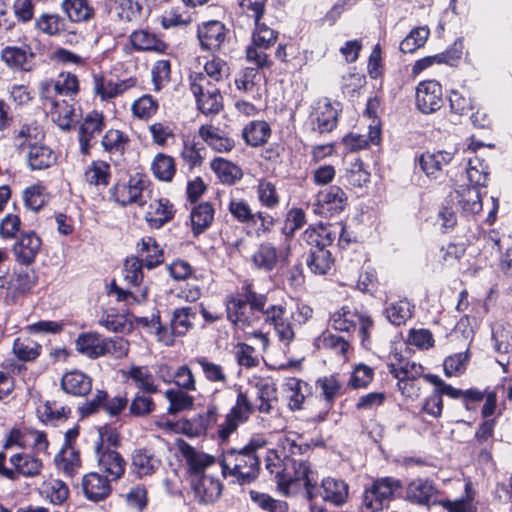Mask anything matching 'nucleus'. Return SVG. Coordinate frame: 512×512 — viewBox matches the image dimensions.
<instances>
[{"label":"nucleus","mask_w":512,"mask_h":512,"mask_svg":"<svg viewBox=\"0 0 512 512\" xmlns=\"http://www.w3.org/2000/svg\"><path fill=\"white\" fill-rule=\"evenodd\" d=\"M267 294L257 292L252 283H245L239 291L226 299L228 320L242 331L259 327L264 320Z\"/></svg>","instance_id":"1"},{"label":"nucleus","mask_w":512,"mask_h":512,"mask_svg":"<svg viewBox=\"0 0 512 512\" xmlns=\"http://www.w3.org/2000/svg\"><path fill=\"white\" fill-rule=\"evenodd\" d=\"M267 440L263 435H253L242 448H230L223 452L220 465L224 476H232L240 484L254 481L260 471L258 451L263 449Z\"/></svg>","instance_id":"2"},{"label":"nucleus","mask_w":512,"mask_h":512,"mask_svg":"<svg viewBox=\"0 0 512 512\" xmlns=\"http://www.w3.org/2000/svg\"><path fill=\"white\" fill-rule=\"evenodd\" d=\"M316 480V473L306 461L287 458L284 460L283 474L277 482L279 489L287 495L295 494L302 486L307 499L313 502V485Z\"/></svg>","instance_id":"3"},{"label":"nucleus","mask_w":512,"mask_h":512,"mask_svg":"<svg viewBox=\"0 0 512 512\" xmlns=\"http://www.w3.org/2000/svg\"><path fill=\"white\" fill-rule=\"evenodd\" d=\"M106 440L109 444H105V434L100 431L99 440L95 445L98 467L99 470L105 474V477L112 481H117L121 479L125 473L126 461L118 451L110 447V444L117 442V436L110 433L107 435Z\"/></svg>","instance_id":"4"},{"label":"nucleus","mask_w":512,"mask_h":512,"mask_svg":"<svg viewBox=\"0 0 512 512\" xmlns=\"http://www.w3.org/2000/svg\"><path fill=\"white\" fill-rule=\"evenodd\" d=\"M190 89L196 98L198 109L204 114H216L223 106L220 89L211 83L201 72L189 76Z\"/></svg>","instance_id":"5"},{"label":"nucleus","mask_w":512,"mask_h":512,"mask_svg":"<svg viewBox=\"0 0 512 512\" xmlns=\"http://www.w3.org/2000/svg\"><path fill=\"white\" fill-rule=\"evenodd\" d=\"M400 488L401 484L396 479L390 477L377 479L364 492L363 512L382 510Z\"/></svg>","instance_id":"6"},{"label":"nucleus","mask_w":512,"mask_h":512,"mask_svg":"<svg viewBox=\"0 0 512 512\" xmlns=\"http://www.w3.org/2000/svg\"><path fill=\"white\" fill-rule=\"evenodd\" d=\"M286 305L268 304L264 308V323L273 326L279 341L288 346L295 338L294 324Z\"/></svg>","instance_id":"7"},{"label":"nucleus","mask_w":512,"mask_h":512,"mask_svg":"<svg viewBox=\"0 0 512 512\" xmlns=\"http://www.w3.org/2000/svg\"><path fill=\"white\" fill-rule=\"evenodd\" d=\"M148 181L141 175H134L126 182L117 183L112 189V196L122 206L146 203Z\"/></svg>","instance_id":"8"},{"label":"nucleus","mask_w":512,"mask_h":512,"mask_svg":"<svg viewBox=\"0 0 512 512\" xmlns=\"http://www.w3.org/2000/svg\"><path fill=\"white\" fill-rule=\"evenodd\" d=\"M254 411L247 393L239 391L236 402L225 416L224 422L220 425L218 435L220 439L227 440L234 433L240 424L245 423Z\"/></svg>","instance_id":"9"},{"label":"nucleus","mask_w":512,"mask_h":512,"mask_svg":"<svg viewBox=\"0 0 512 512\" xmlns=\"http://www.w3.org/2000/svg\"><path fill=\"white\" fill-rule=\"evenodd\" d=\"M339 107L338 102L332 103L328 98L318 99L310 113L313 130L319 133L331 132L337 125Z\"/></svg>","instance_id":"10"},{"label":"nucleus","mask_w":512,"mask_h":512,"mask_svg":"<svg viewBox=\"0 0 512 512\" xmlns=\"http://www.w3.org/2000/svg\"><path fill=\"white\" fill-rule=\"evenodd\" d=\"M104 129L105 117L102 112L93 110L84 116L78 131L80 152L83 155L90 154L91 147Z\"/></svg>","instance_id":"11"},{"label":"nucleus","mask_w":512,"mask_h":512,"mask_svg":"<svg viewBox=\"0 0 512 512\" xmlns=\"http://www.w3.org/2000/svg\"><path fill=\"white\" fill-rule=\"evenodd\" d=\"M40 98L50 99L51 97L73 98L79 92L78 77L70 72H62L56 80L41 82Z\"/></svg>","instance_id":"12"},{"label":"nucleus","mask_w":512,"mask_h":512,"mask_svg":"<svg viewBox=\"0 0 512 512\" xmlns=\"http://www.w3.org/2000/svg\"><path fill=\"white\" fill-rule=\"evenodd\" d=\"M444 103L443 91L436 80H426L418 84L416 88V107L424 114L434 113Z\"/></svg>","instance_id":"13"},{"label":"nucleus","mask_w":512,"mask_h":512,"mask_svg":"<svg viewBox=\"0 0 512 512\" xmlns=\"http://www.w3.org/2000/svg\"><path fill=\"white\" fill-rule=\"evenodd\" d=\"M314 495L313 501L320 496L321 499L333 506L339 507L347 502L349 495L348 484L341 480L332 477L324 478L320 486L317 482L313 485Z\"/></svg>","instance_id":"14"},{"label":"nucleus","mask_w":512,"mask_h":512,"mask_svg":"<svg viewBox=\"0 0 512 512\" xmlns=\"http://www.w3.org/2000/svg\"><path fill=\"white\" fill-rule=\"evenodd\" d=\"M44 108L50 113L53 122L62 130L69 129L74 116V98L51 97L41 99Z\"/></svg>","instance_id":"15"},{"label":"nucleus","mask_w":512,"mask_h":512,"mask_svg":"<svg viewBox=\"0 0 512 512\" xmlns=\"http://www.w3.org/2000/svg\"><path fill=\"white\" fill-rule=\"evenodd\" d=\"M111 481L99 472L85 474L81 481L84 497L94 503L104 501L112 492Z\"/></svg>","instance_id":"16"},{"label":"nucleus","mask_w":512,"mask_h":512,"mask_svg":"<svg viewBox=\"0 0 512 512\" xmlns=\"http://www.w3.org/2000/svg\"><path fill=\"white\" fill-rule=\"evenodd\" d=\"M227 30L220 21H209L198 27L197 37L203 50L217 51L225 42Z\"/></svg>","instance_id":"17"},{"label":"nucleus","mask_w":512,"mask_h":512,"mask_svg":"<svg viewBox=\"0 0 512 512\" xmlns=\"http://www.w3.org/2000/svg\"><path fill=\"white\" fill-rule=\"evenodd\" d=\"M34 53L27 45L6 46L1 50V60L12 70L30 71Z\"/></svg>","instance_id":"18"},{"label":"nucleus","mask_w":512,"mask_h":512,"mask_svg":"<svg viewBox=\"0 0 512 512\" xmlns=\"http://www.w3.org/2000/svg\"><path fill=\"white\" fill-rule=\"evenodd\" d=\"M43 138V130L34 121L21 124L12 133V143L20 154L24 153L31 146L40 143Z\"/></svg>","instance_id":"19"},{"label":"nucleus","mask_w":512,"mask_h":512,"mask_svg":"<svg viewBox=\"0 0 512 512\" xmlns=\"http://www.w3.org/2000/svg\"><path fill=\"white\" fill-rule=\"evenodd\" d=\"M41 244L42 241L35 232L22 233L13 247L16 261L23 265L32 264L40 251Z\"/></svg>","instance_id":"20"},{"label":"nucleus","mask_w":512,"mask_h":512,"mask_svg":"<svg viewBox=\"0 0 512 512\" xmlns=\"http://www.w3.org/2000/svg\"><path fill=\"white\" fill-rule=\"evenodd\" d=\"M192 488L199 502L210 504L215 502L222 493V484L216 477L209 475L194 476Z\"/></svg>","instance_id":"21"},{"label":"nucleus","mask_w":512,"mask_h":512,"mask_svg":"<svg viewBox=\"0 0 512 512\" xmlns=\"http://www.w3.org/2000/svg\"><path fill=\"white\" fill-rule=\"evenodd\" d=\"M161 466V460L148 448H136L131 455V470L143 478L154 474Z\"/></svg>","instance_id":"22"},{"label":"nucleus","mask_w":512,"mask_h":512,"mask_svg":"<svg viewBox=\"0 0 512 512\" xmlns=\"http://www.w3.org/2000/svg\"><path fill=\"white\" fill-rule=\"evenodd\" d=\"M61 388L69 395L84 397L92 390V378L81 370H71L63 374Z\"/></svg>","instance_id":"23"},{"label":"nucleus","mask_w":512,"mask_h":512,"mask_svg":"<svg viewBox=\"0 0 512 512\" xmlns=\"http://www.w3.org/2000/svg\"><path fill=\"white\" fill-rule=\"evenodd\" d=\"M174 216L173 205L168 199H153L148 205L145 220L151 228L159 229Z\"/></svg>","instance_id":"24"},{"label":"nucleus","mask_w":512,"mask_h":512,"mask_svg":"<svg viewBox=\"0 0 512 512\" xmlns=\"http://www.w3.org/2000/svg\"><path fill=\"white\" fill-rule=\"evenodd\" d=\"M451 160L452 153L448 151L426 152L420 156L419 164L427 177L437 179Z\"/></svg>","instance_id":"25"},{"label":"nucleus","mask_w":512,"mask_h":512,"mask_svg":"<svg viewBox=\"0 0 512 512\" xmlns=\"http://www.w3.org/2000/svg\"><path fill=\"white\" fill-rule=\"evenodd\" d=\"M23 154H25L27 165L31 170L47 169L56 162L55 153L42 141L31 146Z\"/></svg>","instance_id":"26"},{"label":"nucleus","mask_w":512,"mask_h":512,"mask_svg":"<svg viewBox=\"0 0 512 512\" xmlns=\"http://www.w3.org/2000/svg\"><path fill=\"white\" fill-rule=\"evenodd\" d=\"M198 133L201 139L216 152H229L234 148V140L225 135L218 127L202 125Z\"/></svg>","instance_id":"27"},{"label":"nucleus","mask_w":512,"mask_h":512,"mask_svg":"<svg viewBox=\"0 0 512 512\" xmlns=\"http://www.w3.org/2000/svg\"><path fill=\"white\" fill-rule=\"evenodd\" d=\"M36 284V276L32 270H14L7 281V295L13 299L29 292Z\"/></svg>","instance_id":"28"},{"label":"nucleus","mask_w":512,"mask_h":512,"mask_svg":"<svg viewBox=\"0 0 512 512\" xmlns=\"http://www.w3.org/2000/svg\"><path fill=\"white\" fill-rule=\"evenodd\" d=\"M123 376L144 393L155 394L159 391L155 378L147 366L131 365L123 372Z\"/></svg>","instance_id":"29"},{"label":"nucleus","mask_w":512,"mask_h":512,"mask_svg":"<svg viewBox=\"0 0 512 512\" xmlns=\"http://www.w3.org/2000/svg\"><path fill=\"white\" fill-rule=\"evenodd\" d=\"M317 203L322 212L339 213L347 204V195L339 186H330L329 189L317 194Z\"/></svg>","instance_id":"30"},{"label":"nucleus","mask_w":512,"mask_h":512,"mask_svg":"<svg viewBox=\"0 0 512 512\" xmlns=\"http://www.w3.org/2000/svg\"><path fill=\"white\" fill-rule=\"evenodd\" d=\"M55 465L65 476L74 477L82 466L79 452L72 445H64L55 456Z\"/></svg>","instance_id":"31"},{"label":"nucleus","mask_w":512,"mask_h":512,"mask_svg":"<svg viewBox=\"0 0 512 512\" xmlns=\"http://www.w3.org/2000/svg\"><path fill=\"white\" fill-rule=\"evenodd\" d=\"M129 39L133 49L136 51L165 53L168 48L163 40L147 30H136L131 33Z\"/></svg>","instance_id":"32"},{"label":"nucleus","mask_w":512,"mask_h":512,"mask_svg":"<svg viewBox=\"0 0 512 512\" xmlns=\"http://www.w3.org/2000/svg\"><path fill=\"white\" fill-rule=\"evenodd\" d=\"M407 497L412 502L429 505L436 502L437 490L431 481L419 478L408 485Z\"/></svg>","instance_id":"33"},{"label":"nucleus","mask_w":512,"mask_h":512,"mask_svg":"<svg viewBox=\"0 0 512 512\" xmlns=\"http://www.w3.org/2000/svg\"><path fill=\"white\" fill-rule=\"evenodd\" d=\"M180 451L189 466L190 472L195 476H201L200 473L215 462L214 457L184 442L180 445Z\"/></svg>","instance_id":"34"},{"label":"nucleus","mask_w":512,"mask_h":512,"mask_svg":"<svg viewBox=\"0 0 512 512\" xmlns=\"http://www.w3.org/2000/svg\"><path fill=\"white\" fill-rule=\"evenodd\" d=\"M76 350L92 359L103 356L104 338L96 332L81 333L75 341Z\"/></svg>","instance_id":"35"},{"label":"nucleus","mask_w":512,"mask_h":512,"mask_svg":"<svg viewBox=\"0 0 512 512\" xmlns=\"http://www.w3.org/2000/svg\"><path fill=\"white\" fill-rule=\"evenodd\" d=\"M251 262L256 269L270 272L278 263V251L271 243H261L251 255Z\"/></svg>","instance_id":"36"},{"label":"nucleus","mask_w":512,"mask_h":512,"mask_svg":"<svg viewBox=\"0 0 512 512\" xmlns=\"http://www.w3.org/2000/svg\"><path fill=\"white\" fill-rule=\"evenodd\" d=\"M11 465L24 477H36L40 475L43 462L40 458L29 453H18L10 457Z\"/></svg>","instance_id":"37"},{"label":"nucleus","mask_w":512,"mask_h":512,"mask_svg":"<svg viewBox=\"0 0 512 512\" xmlns=\"http://www.w3.org/2000/svg\"><path fill=\"white\" fill-rule=\"evenodd\" d=\"M62 11L71 22H87L94 17V9L88 0H63Z\"/></svg>","instance_id":"38"},{"label":"nucleus","mask_w":512,"mask_h":512,"mask_svg":"<svg viewBox=\"0 0 512 512\" xmlns=\"http://www.w3.org/2000/svg\"><path fill=\"white\" fill-rule=\"evenodd\" d=\"M70 408L60 405L56 401H45L37 407V415L46 425H57L70 415Z\"/></svg>","instance_id":"39"},{"label":"nucleus","mask_w":512,"mask_h":512,"mask_svg":"<svg viewBox=\"0 0 512 512\" xmlns=\"http://www.w3.org/2000/svg\"><path fill=\"white\" fill-rule=\"evenodd\" d=\"M256 388L258 403L254 410L263 414H271L274 410V403L277 401L275 385L268 380L261 379L256 383Z\"/></svg>","instance_id":"40"},{"label":"nucleus","mask_w":512,"mask_h":512,"mask_svg":"<svg viewBox=\"0 0 512 512\" xmlns=\"http://www.w3.org/2000/svg\"><path fill=\"white\" fill-rule=\"evenodd\" d=\"M260 79L261 75L256 68L247 67L236 76L234 82L239 92L251 96L252 99H256L260 96L258 87Z\"/></svg>","instance_id":"41"},{"label":"nucleus","mask_w":512,"mask_h":512,"mask_svg":"<svg viewBox=\"0 0 512 512\" xmlns=\"http://www.w3.org/2000/svg\"><path fill=\"white\" fill-rule=\"evenodd\" d=\"M196 318V311L191 307L177 308L173 311L169 334L174 339L175 336L185 335L192 327V322Z\"/></svg>","instance_id":"42"},{"label":"nucleus","mask_w":512,"mask_h":512,"mask_svg":"<svg viewBox=\"0 0 512 512\" xmlns=\"http://www.w3.org/2000/svg\"><path fill=\"white\" fill-rule=\"evenodd\" d=\"M194 362L200 366L203 376L208 382L221 386L228 385L229 377L221 364L215 363L205 356L195 358Z\"/></svg>","instance_id":"43"},{"label":"nucleus","mask_w":512,"mask_h":512,"mask_svg":"<svg viewBox=\"0 0 512 512\" xmlns=\"http://www.w3.org/2000/svg\"><path fill=\"white\" fill-rule=\"evenodd\" d=\"M191 226L194 235L204 232L213 222L214 208L209 202L195 206L190 213Z\"/></svg>","instance_id":"44"},{"label":"nucleus","mask_w":512,"mask_h":512,"mask_svg":"<svg viewBox=\"0 0 512 512\" xmlns=\"http://www.w3.org/2000/svg\"><path fill=\"white\" fill-rule=\"evenodd\" d=\"M106 6L112 17L119 21L130 22L140 13V5L133 0H106Z\"/></svg>","instance_id":"45"},{"label":"nucleus","mask_w":512,"mask_h":512,"mask_svg":"<svg viewBox=\"0 0 512 512\" xmlns=\"http://www.w3.org/2000/svg\"><path fill=\"white\" fill-rule=\"evenodd\" d=\"M189 391L182 389H168L165 391V398L169 402L167 413L177 415L180 412L191 410L194 406V397L188 394Z\"/></svg>","instance_id":"46"},{"label":"nucleus","mask_w":512,"mask_h":512,"mask_svg":"<svg viewBox=\"0 0 512 512\" xmlns=\"http://www.w3.org/2000/svg\"><path fill=\"white\" fill-rule=\"evenodd\" d=\"M270 134V126L265 121H251L242 130L245 142L253 147L265 144Z\"/></svg>","instance_id":"47"},{"label":"nucleus","mask_w":512,"mask_h":512,"mask_svg":"<svg viewBox=\"0 0 512 512\" xmlns=\"http://www.w3.org/2000/svg\"><path fill=\"white\" fill-rule=\"evenodd\" d=\"M40 493L54 505H61L69 496V488L60 479H48L41 484Z\"/></svg>","instance_id":"48"},{"label":"nucleus","mask_w":512,"mask_h":512,"mask_svg":"<svg viewBox=\"0 0 512 512\" xmlns=\"http://www.w3.org/2000/svg\"><path fill=\"white\" fill-rule=\"evenodd\" d=\"M457 203L466 214H477L482 210V196L476 187H462L457 191Z\"/></svg>","instance_id":"49"},{"label":"nucleus","mask_w":512,"mask_h":512,"mask_svg":"<svg viewBox=\"0 0 512 512\" xmlns=\"http://www.w3.org/2000/svg\"><path fill=\"white\" fill-rule=\"evenodd\" d=\"M467 179L471 187H485L488 182L489 168L484 159L474 156L468 161L466 168Z\"/></svg>","instance_id":"50"},{"label":"nucleus","mask_w":512,"mask_h":512,"mask_svg":"<svg viewBox=\"0 0 512 512\" xmlns=\"http://www.w3.org/2000/svg\"><path fill=\"white\" fill-rule=\"evenodd\" d=\"M413 308L414 306L407 299H402L390 303L384 313L391 324L400 326L412 317Z\"/></svg>","instance_id":"51"},{"label":"nucleus","mask_w":512,"mask_h":512,"mask_svg":"<svg viewBox=\"0 0 512 512\" xmlns=\"http://www.w3.org/2000/svg\"><path fill=\"white\" fill-rule=\"evenodd\" d=\"M202 76L217 85L228 79L230 76V67L225 60L219 57H213L204 64V73H202Z\"/></svg>","instance_id":"52"},{"label":"nucleus","mask_w":512,"mask_h":512,"mask_svg":"<svg viewBox=\"0 0 512 512\" xmlns=\"http://www.w3.org/2000/svg\"><path fill=\"white\" fill-rule=\"evenodd\" d=\"M151 170L160 181L170 182L176 172L174 159L167 154L158 153L151 163Z\"/></svg>","instance_id":"53"},{"label":"nucleus","mask_w":512,"mask_h":512,"mask_svg":"<svg viewBox=\"0 0 512 512\" xmlns=\"http://www.w3.org/2000/svg\"><path fill=\"white\" fill-rule=\"evenodd\" d=\"M333 264L332 255L325 248H317L311 251L307 265L310 271L316 275H325L331 269Z\"/></svg>","instance_id":"54"},{"label":"nucleus","mask_w":512,"mask_h":512,"mask_svg":"<svg viewBox=\"0 0 512 512\" xmlns=\"http://www.w3.org/2000/svg\"><path fill=\"white\" fill-rule=\"evenodd\" d=\"M211 168L221 182L226 184H233L242 177V171L238 166L220 157L211 162Z\"/></svg>","instance_id":"55"},{"label":"nucleus","mask_w":512,"mask_h":512,"mask_svg":"<svg viewBox=\"0 0 512 512\" xmlns=\"http://www.w3.org/2000/svg\"><path fill=\"white\" fill-rule=\"evenodd\" d=\"M85 181L90 185L107 186L110 179V165L105 161H93L84 173Z\"/></svg>","instance_id":"56"},{"label":"nucleus","mask_w":512,"mask_h":512,"mask_svg":"<svg viewBox=\"0 0 512 512\" xmlns=\"http://www.w3.org/2000/svg\"><path fill=\"white\" fill-rule=\"evenodd\" d=\"M360 314L349 306H343L333 313L331 317L332 326L335 330L349 332L354 329Z\"/></svg>","instance_id":"57"},{"label":"nucleus","mask_w":512,"mask_h":512,"mask_svg":"<svg viewBox=\"0 0 512 512\" xmlns=\"http://www.w3.org/2000/svg\"><path fill=\"white\" fill-rule=\"evenodd\" d=\"M139 250L145 253L143 261L147 268L152 269L163 262V251L154 238H143Z\"/></svg>","instance_id":"58"},{"label":"nucleus","mask_w":512,"mask_h":512,"mask_svg":"<svg viewBox=\"0 0 512 512\" xmlns=\"http://www.w3.org/2000/svg\"><path fill=\"white\" fill-rule=\"evenodd\" d=\"M35 27L44 34L56 36L65 30V20L58 14L44 13L36 19Z\"/></svg>","instance_id":"59"},{"label":"nucleus","mask_w":512,"mask_h":512,"mask_svg":"<svg viewBox=\"0 0 512 512\" xmlns=\"http://www.w3.org/2000/svg\"><path fill=\"white\" fill-rule=\"evenodd\" d=\"M316 346L319 349L330 350L340 356H345L349 349V343L347 340L330 332L322 333L316 339Z\"/></svg>","instance_id":"60"},{"label":"nucleus","mask_w":512,"mask_h":512,"mask_svg":"<svg viewBox=\"0 0 512 512\" xmlns=\"http://www.w3.org/2000/svg\"><path fill=\"white\" fill-rule=\"evenodd\" d=\"M256 192L260 204L266 208H275L280 202L275 185L267 179L258 181Z\"/></svg>","instance_id":"61"},{"label":"nucleus","mask_w":512,"mask_h":512,"mask_svg":"<svg viewBox=\"0 0 512 512\" xmlns=\"http://www.w3.org/2000/svg\"><path fill=\"white\" fill-rule=\"evenodd\" d=\"M429 33L430 31L427 27L414 28L400 43V50L403 53H413L418 48L424 46Z\"/></svg>","instance_id":"62"},{"label":"nucleus","mask_w":512,"mask_h":512,"mask_svg":"<svg viewBox=\"0 0 512 512\" xmlns=\"http://www.w3.org/2000/svg\"><path fill=\"white\" fill-rule=\"evenodd\" d=\"M277 37V31L268 27L265 23H257L252 34V44L260 49H268L275 44Z\"/></svg>","instance_id":"63"},{"label":"nucleus","mask_w":512,"mask_h":512,"mask_svg":"<svg viewBox=\"0 0 512 512\" xmlns=\"http://www.w3.org/2000/svg\"><path fill=\"white\" fill-rule=\"evenodd\" d=\"M159 104L151 95H143L132 104V113L139 119H149L158 110Z\"/></svg>","instance_id":"64"}]
</instances>
